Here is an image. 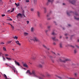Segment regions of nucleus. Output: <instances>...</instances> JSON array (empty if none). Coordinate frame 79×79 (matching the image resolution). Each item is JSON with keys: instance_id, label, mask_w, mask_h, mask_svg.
I'll return each instance as SVG.
<instances>
[{"instance_id": "21", "label": "nucleus", "mask_w": 79, "mask_h": 79, "mask_svg": "<svg viewBox=\"0 0 79 79\" xmlns=\"http://www.w3.org/2000/svg\"><path fill=\"white\" fill-rule=\"evenodd\" d=\"M6 59H7L8 60H11V59L10 58H8L7 57H6Z\"/></svg>"}, {"instance_id": "37", "label": "nucleus", "mask_w": 79, "mask_h": 79, "mask_svg": "<svg viewBox=\"0 0 79 79\" xmlns=\"http://www.w3.org/2000/svg\"><path fill=\"white\" fill-rule=\"evenodd\" d=\"M19 6V4H18L16 6L17 7H18V6Z\"/></svg>"}, {"instance_id": "29", "label": "nucleus", "mask_w": 79, "mask_h": 79, "mask_svg": "<svg viewBox=\"0 0 79 79\" xmlns=\"http://www.w3.org/2000/svg\"><path fill=\"white\" fill-rule=\"evenodd\" d=\"M11 41H8V44H10V43H11Z\"/></svg>"}, {"instance_id": "32", "label": "nucleus", "mask_w": 79, "mask_h": 79, "mask_svg": "<svg viewBox=\"0 0 79 79\" xmlns=\"http://www.w3.org/2000/svg\"><path fill=\"white\" fill-rule=\"evenodd\" d=\"M60 47H61V48H62V44H60Z\"/></svg>"}, {"instance_id": "5", "label": "nucleus", "mask_w": 79, "mask_h": 79, "mask_svg": "<svg viewBox=\"0 0 79 79\" xmlns=\"http://www.w3.org/2000/svg\"><path fill=\"white\" fill-rule=\"evenodd\" d=\"M15 65H17V66H20V64L19 62H18L16 60L15 61Z\"/></svg>"}, {"instance_id": "53", "label": "nucleus", "mask_w": 79, "mask_h": 79, "mask_svg": "<svg viewBox=\"0 0 79 79\" xmlns=\"http://www.w3.org/2000/svg\"><path fill=\"white\" fill-rule=\"evenodd\" d=\"M75 76H76V75H77V73H75Z\"/></svg>"}, {"instance_id": "49", "label": "nucleus", "mask_w": 79, "mask_h": 79, "mask_svg": "<svg viewBox=\"0 0 79 79\" xmlns=\"http://www.w3.org/2000/svg\"><path fill=\"white\" fill-rule=\"evenodd\" d=\"M23 16H24V17H26V16H25V15H24V14H23Z\"/></svg>"}, {"instance_id": "50", "label": "nucleus", "mask_w": 79, "mask_h": 79, "mask_svg": "<svg viewBox=\"0 0 79 79\" xmlns=\"http://www.w3.org/2000/svg\"><path fill=\"white\" fill-rule=\"evenodd\" d=\"M67 14L68 15H69V13L68 12H67Z\"/></svg>"}, {"instance_id": "51", "label": "nucleus", "mask_w": 79, "mask_h": 79, "mask_svg": "<svg viewBox=\"0 0 79 79\" xmlns=\"http://www.w3.org/2000/svg\"><path fill=\"white\" fill-rule=\"evenodd\" d=\"M12 50L15 51V49H12Z\"/></svg>"}, {"instance_id": "7", "label": "nucleus", "mask_w": 79, "mask_h": 79, "mask_svg": "<svg viewBox=\"0 0 79 79\" xmlns=\"http://www.w3.org/2000/svg\"><path fill=\"white\" fill-rule=\"evenodd\" d=\"M18 16H20L21 18H22L23 17V15L22 14H21V13H19L17 15V17H18Z\"/></svg>"}, {"instance_id": "31", "label": "nucleus", "mask_w": 79, "mask_h": 79, "mask_svg": "<svg viewBox=\"0 0 79 79\" xmlns=\"http://www.w3.org/2000/svg\"><path fill=\"white\" fill-rule=\"evenodd\" d=\"M26 2H29V0H26Z\"/></svg>"}, {"instance_id": "46", "label": "nucleus", "mask_w": 79, "mask_h": 79, "mask_svg": "<svg viewBox=\"0 0 79 79\" xmlns=\"http://www.w3.org/2000/svg\"><path fill=\"white\" fill-rule=\"evenodd\" d=\"M8 12H10V10H7Z\"/></svg>"}, {"instance_id": "40", "label": "nucleus", "mask_w": 79, "mask_h": 79, "mask_svg": "<svg viewBox=\"0 0 79 79\" xmlns=\"http://www.w3.org/2000/svg\"><path fill=\"white\" fill-rule=\"evenodd\" d=\"M2 17H3V16H5V15H2Z\"/></svg>"}, {"instance_id": "26", "label": "nucleus", "mask_w": 79, "mask_h": 79, "mask_svg": "<svg viewBox=\"0 0 79 79\" xmlns=\"http://www.w3.org/2000/svg\"><path fill=\"white\" fill-rule=\"evenodd\" d=\"M74 53H77V50H75L74 51Z\"/></svg>"}, {"instance_id": "62", "label": "nucleus", "mask_w": 79, "mask_h": 79, "mask_svg": "<svg viewBox=\"0 0 79 79\" xmlns=\"http://www.w3.org/2000/svg\"><path fill=\"white\" fill-rule=\"evenodd\" d=\"M31 40H32V39H31Z\"/></svg>"}, {"instance_id": "18", "label": "nucleus", "mask_w": 79, "mask_h": 79, "mask_svg": "<svg viewBox=\"0 0 79 79\" xmlns=\"http://www.w3.org/2000/svg\"><path fill=\"white\" fill-rule=\"evenodd\" d=\"M43 47H45V48H46L47 49V50H49V48H47V47H46V46H45V45H43Z\"/></svg>"}, {"instance_id": "36", "label": "nucleus", "mask_w": 79, "mask_h": 79, "mask_svg": "<svg viewBox=\"0 0 79 79\" xmlns=\"http://www.w3.org/2000/svg\"><path fill=\"white\" fill-rule=\"evenodd\" d=\"M27 24H28L29 23V21H27Z\"/></svg>"}, {"instance_id": "33", "label": "nucleus", "mask_w": 79, "mask_h": 79, "mask_svg": "<svg viewBox=\"0 0 79 79\" xmlns=\"http://www.w3.org/2000/svg\"><path fill=\"white\" fill-rule=\"evenodd\" d=\"M1 44H2V45H3L4 44H5V43H4L2 42L0 43Z\"/></svg>"}, {"instance_id": "13", "label": "nucleus", "mask_w": 79, "mask_h": 79, "mask_svg": "<svg viewBox=\"0 0 79 79\" xmlns=\"http://www.w3.org/2000/svg\"><path fill=\"white\" fill-rule=\"evenodd\" d=\"M37 14L38 16H40V12L38 11L37 12Z\"/></svg>"}, {"instance_id": "57", "label": "nucleus", "mask_w": 79, "mask_h": 79, "mask_svg": "<svg viewBox=\"0 0 79 79\" xmlns=\"http://www.w3.org/2000/svg\"><path fill=\"white\" fill-rule=\"evenodd\" d=\"M61 36H60V39H61Z\"/></svg>"}, {"instance_id": "35", "label": "nucleus", "mask_w": 79, "mask_h": 79, "mask_svg": "<svg viewBox=\"0 0 79 79\" xmlns=\"http://www.w3.org/2000/svg\"><path fill=\"white\" fill-rule=\"evenodd\" d=\"M48 2H52V1L50 0H48Z\"/></svg>"}, {"instance_id": "3", "label": "nucleus", "mask_w": 79, "mask_h": 79, "mask_svg": "<svg viewBox=\"0 0 79 79\" xmlns=\"http://www.w3.org/2000/svg\"><path fill=\"white\" fill-rule=\"evenodd\" d=\"M33 40H34L35 42H38L39 41V40L37 39V38L36 37H34L32 39Z\"/></svg>"}, {"instance_id": "34", "label": "nucleus", "mask_w": 79, "mask_h": 79, "mask_svg": "<svg viewBox=\"0 0 79 79\" xmlns=\"http://www.w3.org/2000/svg\"><path fill=\"white\" fill-rule=\"evenodd\" d=\"M52 54H54V55H56V54H55V52H52Z\"/></svg>"}, {"instance_id": "10", "label": "nucleus", "mask_w": 79, "mask_h": 79, "mask_svg": "<svg viewBox=\"0 0 79 79\" xmlns=\"http://www.w3.org/2000/svg\"><path fill=\"white\" fill-rule=\"evenodd\" d=\"M8 24L9 25H10V26H11V27L12 28V30H14V26H13V25H12L10 23H8Z\"/></svg>"}, {"instance_id": "56", "label": "nucleus", "mask_w": 79, "mask_h": 79, "mask_svg": "<svg viewBox=\"0 0 79 79\" xmlns=\"http://www.w3.org/2000/svg\"><path fill=\"white\" fill-rule=\"evenodd\" d=\"M76 16H77V14H75Z\"/></svg>"}, {"instance_id": "28", "label": "nucleus", "mask_w": 79, "mask_h": 79, "mask_svg": "<svg viewBox=\"0 0 79 79\" xmlns=\"http://www.w3.org/2000/svg\"><path fill=\"white\" fill-rule=\"evenodd\" d=\"M5 56H9V55H8V54H5Z\"/></svg>"}, {"instance_id": "45", "label": "nucleus", "mask_w": 79, "mask_h": 79, "mask_svg": "<svg viewBox=\"0 0 79 79\" xmlns=\"http://www.w3.org/2000/svg\"><path fill=\"white\" fill-rule=\"evenodd\" d=\"M76 47H77V48H79V46H77V45H76Z\"/></svg>"}, {"instance_id": "22", "label": "nucleus", "mask_w": 79, "mask_h": 79, "mask_svg": "<svg viewBox=\"0 0 79 79\" xmlns=\"http://www.w3.org/2000/svg\"><path fill=\"white\" fill-rule=\"evenodd\" d=\"M74 19H77V20H79V18H76V17H74Z\"/></svg>"}, {"instance_id": "55", "label": "nucleus", "mask_w": 79, "mask_h": 79, "mask_svg": "<svg viewBox=\"0 0 79 79\" xmlns=\"http://www.w3.org/2000/svg\"><path fill=\"white\" fill-rule=\"evenodd\" d=\"M63 5H65V4H64V3H63Z\"/></svg>"}, {"instance_id": "24", "label": "nucleus", "mask_w": 79, "mask_h": 79, "mask_svg": "<svg viewBox=\"0 0 79 79\" xmlns=\"http://www.w3.org/2000/svg\"><path fill=\"white\" fill-rule=\"evenodd\" d=\"M15 10V9H14V8H13L12 9V10H11L10 11V13H12V12H13V11Z\"/></svg>"}, {"instance_id": "1", "label": "nucleus", "mask_w": 79, "mask_h": 79, "mask_svg": "<svg viewBox=\"0 0 79 79\" xmlns=\"http://www.w3.org/2000/svg\"><path fill=\"white\" fill-rule=\"evenodd\" d=\"M31 75L32 74L33 75L34 77H38V76L39 75L38 74V73H35V71L34 70H33L32 71V73H31Z\"/></svg>"}, {"instance_id": "43", "label": "nucleus", "mask_w": 79, "mask_h": 79, "mask_svg": "<svg viewBox=\"0 0 79 79\" xmlns=\"http://www.w3.org/2000/svg\"><path fill=\"white\" fill-rule=\"evenodd\" d=\"M48 31H47V30H45V32H46V33Z\"/></svg>"}, {"instance_id": "47", "label": "nucleus", "mask_w": 79, "mask_h": 79, "mask_svg": "<svg viewBox=\"0 0 79 79\" xmlns=\"http://www.w3.org/2000/svg\"><path fill=\"white\" fill-rule=\"evenodd\" d=\"M71 47L72 48H74V46H71Z\"/></svg>"}, {"instance_id": "16", "label": "nucleus", "mask_w": 79, "mask_h": 79, "mask_svg": "<svg viewBox=\"0 0 79 79\" xmlns=\"http://www.w3.org/2000/svg\"><path fill=\"white\" fill-rule=\"evenodd\" d=\"M14 73H16V74H17V73H18V71H17V70H16V69L14 70Z\"/></svg>"}, {"instance_id": "9", "label": "nucleus", "mask_w": 79, "mask_h": 79, "mask_svg": "<svg viewBox=\"0 0 79 79\" xmlns=\"http://www.w3.org/2000/svg\"><path fill=\"white\" fill-rule=\"evenodd\" d=\"M15 43L19 45H21V44L19 43V42L18 40H17L15 41Z\"/></svg>"}, {"instance_id": "19", "label": "nucleus", "mask_w": 79, "mask_h": 79, "mask_svg": "<svg viewBox=\"0 0 79 79\" xmlns=\"http://www.w3.org/2000/svg\"><path fill=\"white\" fill-rule=\"evenodd\" d=\"M4 76L5 77L6 79H7V76H6V75L5 74H4Z\"/></svg>"}, {"instance_id": "30", "label": "nucleus", "mask_w": 79, "mask_h": 79, "mask_svg": "<svg viewBox=\"0 0 79 79\" xmlns=\"http://www.w3.org/2000/svg\"><path fill=\"white\" fill-rule=\"evenodd\" d=\"M31 11H34V9H33V8H31Z\"/></svg>"}, {"instance_id": "17", "label": "nucleus", "mask_w": 79, "mask_h": 79, "mask_svg": "<svg viewBox=\"0 0 79 79\" xmlns=\"http://www.w3.org/2000/svg\"><path fill=\"white\" fill-rule=\"evenodd\" d=\"M3 50L4 51H6V47H3Z\"/></svg>"}, {"instance_id": "54", "label": "nucleus", "mask_w": 79, "mask_h": 79, "mask_svg": "<svg viewBox=\"0 0 79 79\" xmlns=\"http://www.w3.org/2000/svg\"><path fill=\"white\" fill-rule=\"evenodd\" d=\"M69 26H71V25L69 24Z\"/></svg>"}, {"instance_id": "60", "label": "nucleus", "mask_w": 79, "mask_h": 79, "mask_svg": "<svg viewBox=\"0 0 79 79\" xmlns=\"http://www.w3.org/2000/svg\"><path fill=\"white\" fill-rule=\"evenodd\" d=\"M48 27V28H50V27Z\"/></svg>"}, {"instance_id": "8", "label": "nucleus", "mask_w": 79, "mask_h": 79, "mask_svg": "<svg viewBox=\"0 0 79 79\" xmlns=\"http://www.w3.org/2000/svg\"><path fill=\"white\" fill-rule=\"evenodd\" d=\"M59 60L60 61H63V62H64V63L66 62V61H69V60L68 59H66L65 60V61H64L62 60L61 59H59Z\"/></svg>"}, {"instance_id": "58", "label": "nucleus", "mask_w": 79, "mask_h": 79, "mask_svg": "<svg viewBox=\"0 0 79 79\" xmlns=\"http://www.w3.org/2000/svg\"><path fill=\"white\" fill-rule=\"evenodd\" d=\"M39 79H42V78H40L39 77Z\"/></svg>"}, {"instance_id": "27", "label": "nucleus", "mask_w": 79, "mask_h": 79, "mask_svg": "<svg viewBox=\"0 0 79 79\" xmlns=\"http://www.w3.org/2000/svg\"><path fill=\"white\" fill-rule=\"evenodd\" d=\"M37 2V0H34V3H36V2Z\"/></svg>"}, {"instance_id": "25", "label": "nucleus", "mask_w": 79, "mask_h": 79, "mask_svg": "<svg viewBox=\"0 0 79 79\" xmlns=\"http://www.w3.org/2000/svg\"><path fill=\"white\" fill-rule=\"evenodd\" d=\"M3 60V61H5V58L3 56H2Z\"/></svg>"}, {"instance_id": "2", "label": "nucleus", "mask_w": 79, "mask_h": 79, "mask_svg": "<svg viewBox=\"0 0 79 79\" xmlns=\"http://www.w3.org/2000/svg\"><path fill=\"white\" fill-rule=\"evenodd\" d=\"M22 63L24 67L27 68H28V65H27L26 63L25 62H22Z\"/></svg>"}, {"instance_id": "44", "label": "nucleus", "mask_w": 79, "mask_h": 79, "mask_svg": "<svg viewBox=\"0 0 79 79\" xmlns=\"http://www.w3.org/2000/svg\"><path fill=\"white\" fill-rule=\"evenodd\" d=\"M53 44H54V45H56V43H53Z\"/></svg>"}, {"instance_id": "41", "label": "nucleus", "mask_w": 79, "mask_h": 79, "mask_svg": "<svg viewBox=\"0 0 79 79\" xmlns=\"http://www.w3.org/2000/svg\"><path fill=\"white\" fill-rule=\"evenodd\" d=\"M59 79H61V77H58Z\"/></svg>"}, {"instance_id": "20", "label": "nucleus", "mask_w": 79, "mask_h": 79, "mask_svg": "<svg viewBox=\"0 0 79 79\" xmlns=\"http://www.w3.org/2000/svg\"><path fill=\"white\" fill-rule=\"evenodd\" d=\"M39 67L40 68H42V65L40 64L39 65Z\"/></svg>"}, {"instance_id": "11", "label": "nucleus", "mask_w": 79, "mask_h": 79, "mask_svg": "<svg viewBox=\"0 0 79 79\" xmlns=\"http://www.w3.org/2000/svg\"><path fill=\"white\" fill-rule=\"evenodd\" d=\"M26 73L27 74V73H29V74L31 75V73L29 70H27V72H26Z\"/></svg>"}, {"instance_id": "14", "label": "nucleus", "mask_w": 79, "mask_h": 79, "mask_svg": "<svg viewBox=\"0 0 79 79\" xmlns=\"http://www.w3.org/2000/svg\"><path fill=\"white\" fill-rule=\"evenodd\" d=\"M52 39L53 40H56V41H58V40H56V38L55 37H54L53 38H52Z\"/></svg>"}, {"instance_id": "39", "label": "nucleus", "mask_w": 79, "mask_h": 79, "mask_svg": "<svg viewBox=\"0 0 79 79\" xmlns=\"http://www.w3.org/2000/svg\"><path fill=\"white\" fill-rule=\"evenodd\" d=\"M52 35H55V33H54V32H53L52 33Z\"/></svg>"}, {"instance_id": "61", "label": "nucleus", "mask_w": 79, "mask_h": 79, "mask_svg": "<svg viewBox=\"0 0 79 79\" xmlns=\"http://www.w3.org/2000/svg\"><path fill=\"white\" fill-rule=\"evenodd\" d=\"M65 35H67V34H65Z\"/></svg>"}, {"instance_id": "4", "label": "nucleus", "mask_w": 79, "mask_h": 79, "mask_svg": "<svg viewBox=\"0 0 79 79\" xmlns=\"http://www.w3.org/2000/svg\"><path fill=\"white\" fill-rule=\"evenodd\" d=\"M9 67L11 68V69H12L14 71L16 69V68H15V67L13 65H11V66H9Z\"/></svg>"}, {"instance_id": "6", "label": "nucleus", "mask_w": 79, "mask_h": 79, "mask_svg": "<svg viewBox=\"0 0 79 79\" xmlns=\"http://www.w3.org/2000/svg\"><path fill=\"white\" fill-rule=\"evenodd\" d=\"M23 35L25 36H28V35H29V33L26 32H24L23 33Z\"/></svg>"}, {"instance_id": "48", "label": "nucleus", "mask_w": 79, "mask_h": 79, "mask_svg": "<svg viewBox=\"0 0 79 79\" xmlns=\"http://www.w3.org/2000/svg\"><path fill=\"white\" fill-rule=\"evenodd\" d=\"M15 4L16 5V6L18 4H17V3H15Z\"/></svg>"}, {"instance_id": "38", "label": "nucleus", "mask_w": 79, "mask_h": 79, "mask_svg": "<svg viewBox=\"0 0 79 79\" xmlns=\"http://www.w3.org/2000/svg\"><path fill=\"white\" fill-rule=\"evenodd\" d=\"M46 75L47 76H50V75H49V74H48V73H47Z\"/></svg>"}, {"instance_id": "42", "label": "nucleus", "mask_w": 79, "mask_h": 79, "mask_svg": "<svg viewBox=\"0 0 79 79\" xmlns=\"http://www.w3.org/2000/svg\"><path fill=\"white\" fill-rule=\"evenodd\" d=\"M6 65H7V66H9V67H10V66H9V65H8V64H6Z\"/></svg>"}, {"instance_id": "15", "label": "nucleus", "mask_w": 79, "mask_h": 79, "mask_svg": "<svg viewBox=\"0 0 79 79\" xmlns=\"http://www.w3.org/2000/svg\"><path fill=\"white\" fill-rule=\"evenodd\" d=\"M13 38L14 39H15V40H17L18 39V37L16 36H15L13 37Z\"/></svg>"}, {"instance_id": "64", "label": "nucleus", "mask_w": 79, "mask_h": 79, "mask_svg": "<svg viewBox=\"0 0 79 79\" xmlns=\"http://www.w3.org/2000/svg\"><path fill=\"white\" fill-rule=\"evenodd\" d=\"M52 2H53V0H52Z\"/></svg>"}, {"instance_id": "59", "label": "nucleus", "mask_w": 79, "mask_h": 79, "mask_svg": "<svg viewBox=\"0 0 79 79\" xmlns=\"http://www.w3.org/2000/svg\"><path fill=\"white\" fill-rule=\"evenodd\" d=\"M78 42H79V40H78Z\"/></svg>"}, {"instance_id": "52", "label": "nucleus", "mask_w": 79, "mask_h": 79, "mask_svg": "<svg viewBox=\"0 0 79 79\" xmlns=\"http://www.w3.org/2000/svg\"><path fill=\"white\" fill-rule=\"evenodd\" d=\"M10 21H12V19H10Z\"/></svg>"}, {"instance_id": "12", "label": "nucleus", "mask_w": 79, "mask_h": 79, "mask_svg": "<svg viewBox=\"0 0 79 79\" xmlns=\"http://www.w3.org/2000/svg\"><path fill=\"white\" fill-rule=\"evenodd\" d=\"M34 30H35V29H34V27H32L31 28V32H34Z\"/></svg>"}, {"instance_id": "63", "label": "nucleus", "mask_w": 79, "mask_h": 79, "mask_svg": "<svg viewBox=\"0 0 79 79\" xmlns=\"http://www.w3.org/2000/svg\"><path fill=\"white\" fill-rule=\"evenodd\" d=\"M0 55H1V54L0 52Z\"/></svg>"}, {"instance_id": "23", "label": "nucleus", "mask_w": 79, "mask_h": 79, "mask_svg": "<svg viewBox=\"0 0 79 79\" xmlns=\"http://www.w3.org/2000/svg\"><path fill=\"white\" fill-rule=\"evenodd\" d=\"M70 2L71 3H72V4H73V5L74 4V1H73V2L70 1Z\"/></svg>"}]
</instances>
